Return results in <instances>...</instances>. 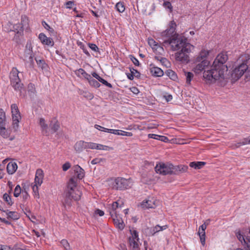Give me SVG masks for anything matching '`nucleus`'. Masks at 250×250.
Masks as SVG:
<instances>
[{"label": "nucleus", "instance_id": "f704fd0d", "mask_svg": "<svg viewBox=\"0 0 250 250\" xmlns=\"http://www.w3.org/2000/svg\"><path fill=\"white\" fill-rule=\"evenodd\" d=\"M168 228L167 225H164L163 226H160L159 225H156L155 227H154L152 229V232H153V234L159 232L160 231H162L167 229Z\"/></svg>", "mask_w": 250, "mask_h": 250}, {"label": "nucleus", "instance_id": "ea45409f", "mask_svg": "<svg viewBox=\"0 0 250 250\" xmlns=\"http://www.w3.org/2000/svg\"><path fill=\"white\" fill-rule=\"evenodd\" d=\"M115 8L120 13H123L125 10V7L124 3L121 2H118L116 4Z\"/></svg>", "mask_w": 250, "mask_h": 250}, {"label": "nucleus", "instance_id": "680f3d73", "mask_svg": "<svg viewBox=\"0 0 250 250\" xmlns=\"http://www.w3.org/2000/svg\"><path fill=\"white\" fill-rule=\"evenodd\" d=\"M102 161V159L95 158L91 161V163L93 165H95L100 163Z\"/></svg>", "mask_w": 250, "mask_h": 250}, {"label": "nucleus", "instance_id": "aec40b11", "mask_svg": "<svg viewBox=\"0 0 250 250\" xmlns=\"http://www.w3.org/2000/svg\"><path fill=\"white\" fill-rule=\"evenodd\" d=\"M75 150L78 153H80L84 149H86V142L83 141H79L74 145Z\"/></svg>", "mask_w": 250, "mask_h": 250}, {"label": "nucleus", "instance_id": "603ef678", "mask_svg": "<svg viewBox=\"0 0 250 250\" xmlns=\"http://www.w3.org/2000/svg\"><path fill=\"white\" fill-rule=\"evenodd\" d=\"M163 5L165 8H167L170 10V12H172V6L171 5V4L169 1H165L163 3Z\"/></svg>", "mask_w": 250, "mask_h": 250}, {"label": "nucleus", "instance_id": "c756f323", "mask_svg": "<svg viewBox=\"0 0 250 250\" xmlns=\"http://www.w3.org/2000/svg\"><path fill=\"white\" fill-rule=\"evenodd\" d=\"M112 134H114L115 135H121V136H132L133 135L131 132H126L120 130L118 129H112L111 131Z\"/></svg>", "mask_w": 250, "mask_h": 250}, {"label": "nucleus", "instance_id": "39448f33", "mask_svg": "<svg viewBox=\"0 0 250 250\" xmlns=\"http://www.w3.org/2000/svg\"><path fill=\"white\" fill-rule=\"evenodd\" d=\"M11 110L12 118V127L15 131H17L19 129V123L21 120V116L17 105L15 104L11 105Z\"/></svg>", "mask_w": 250, "mask_h": 250}, {"label": "nucleus", "instance_id": "79ce46f5", "mask_svg": "<svg viewBox=\"0 0 250 250\" xmlns=\"http://www.w3.org/2000/svg\"><path fill=\"white\" fill-rule=\"evenodd\" d=\"M88 83L90 85L96 88L99 87L101 85L99 83L92 77L88 81Z\"/></svg>", "mask_w": 250, "mask_h": 250}, {"label": "nucleus", "instance_id": "6ab92c4d", "mask_svg": "<svg viewBox=\"0 0 250 250\" xmlns=\"http://www.w3.org/2000/svg\"><path fill=\"white\" fill-rule=\"evenodd\" d=\"M73 169L77 177L79 179H82L84 176V171L79 165H75L73 167Z\"/></svg>", "mask_w": 250, "mask_h": 250}, {"label": "nucleus", "instance_id": "13d9d810", "mask_svg": "<svg viewBox=\"0 0 250 250\" xmlns=\"http://www.w3.org/2000/svg\"><path fill=\"white\" fill-rule=\"evenodd\" d=\"M71 167V165L69 162H66L62 165V169L65 171L67 170Z\"/></svg>", "mask_w": 250, "mask_h": 250}, {"label": "nucleus", "instance_id": "de8ad7c7", "mask_svg": "<svg viewBox=\"0 0 250 250\" xmlns=\"http://www.w3.org/2000/svg\"><path fill=\"white\" fill-rule=\"evenodd\" d=\"M21 193V188L19 185L16 186L14 192V195L15 197H18Z\"/></svg>", "mask_w": 250, "mask_h": 250}, {"label": "nucleus", "instance_id": "3c124183", "mask_svg": "<svg viewBox=\"0 0 250 250\" xmlns=\"http://www.w3.org/2000/svg\"><path fill=\"white\" fill-rule=\"evenodd\" d=\"M36 62L38 66L40 67H41L42 69L45 68L46 66V64L44 62L43 60H37Z\"/></svg>", "mask_w": 250, "mask_h": 250}, {"label": "nucleus", "instance_id": "864d4df0", "mask_svg": "<svg viewBox=\"0 0 250 250\" xmlns=\"http://www.w3.org/2000/svg\"><path fill=\"white\" fill-rule=\"evenodd\" d=\"M99 82H100L103 84H104V85L107 86V87H108L109 88H112V87L111 84L108 83L106 80L103 79L102 78H101V79L100 80Z\"/></svg>", "mask_w": 250, "mask_h": 250}, {"label": "nucleus", "instance_id": "f03ea898", "mask_svg": "<svg viewBox=\"0 0 250 250\" xmlns=\"http://www.w3.org/2000/svg\"><path fill=\"white\" fill-rule=\"evenodd\" d=\"M215 66L213 64L209 69L204 72L203 77L208 83H213L217 80L224 79V73L227 70L219 67L218 65Z\"/></svg>", "mask_w": 250, "mask_h": 250}, {"label": "nucleus", "instance_id": "e2e57ef3", "mask_svg": "<svg viewBox=\"0 0 250 250\" xmlns=\"http://www.w3.org/2000/svg\"><path fill=\"white\" fill-rule=\"evenodd\" d=\"M84 79H85L86 80H87L88 81L91 79V78L92 77L90 75H89V74L87 73L86 72H85L83 74V75L82 76Z\"/></svg>", "mask_w": 250, "mask_h": 250}, {"label": "nucleus", "instance_id": "72a5a7b5", "mask_svg": "<svg viewBox=\"0 0 250 250\" xmlns=\"http://www.w3.org/2000/svg\"><path fill=\"white\" fill-rule=\"evenodd\" d=\"M12 86L14 87L15 90L19 91L21 92V90L23 89V84L21 83L20 82H14L11 83Z\"/></svg>", "mask_w": 250, "mask_h": 250}, {"label": "nucleus", "instance_id": "6e6d98bb", "mask_svg": "<svg viewBox=\"0 0 250 250\" xmlns=\"http://www.w3.org/2000/svg\"><path fill=\"white\" fill-rule=\"evenodd\" d=\"M130 59L132 62L136 66H139L140 63L139 61L134 56H130Z\"/></svg>", "mask_w": 250, "mask_h": 250}, {"label": "nucleus", "instance_id": "8fccbe9b", "mask_svg": "<svg viewBox=\"0 0 250 250\" xmlns=\"http://www.w3.org/2000/svg\"><path fill=\"white\" fill-rule=\"evenodd\" d=\"M27 88H28V92H31L32 93H35V92H36V89H35V85L33 83H29L28 85V87H27Z\"/></svg>", "mask_w": 250, "mask_h": 250}, {"label": "nucleus", "instance_id": "1a4fd4ad", "mask_svg": "<svg viewBox=\"0 0 250 250\" xmlns=\"http://www.w3.org/2000/svg\"><path fill=\"white\" fill-rule=\"evenodd\" d=\"M33 57L34 55L33 54L31 43L30 42H27L25 46L23 57L24 61L28 63L31 66L34 63Z\"/></svg>", "mask_w": 250, "mask_h": 250}, {"label": "nucleus", "instance_id": "5701e85b", "mask_svg": "<svg viewBox=\"0 0 250 250\" xmlns=\"http://www.w3.org/2000/svg\"><path fill=\"white\" fill-rule=\"evenodd\" d=\"M119 208V203L118 202H113L109 207V212L111 216H114L117 214V209Z\"/></svg>", "mask_w": 250, "mask_h": 250}, {"label": "nucleus", "instance_id": "58836bf2", "mask_svg": "<svg viewBox=\"0 0 250 250\" xmlns=\"http://www.w3.org/2000/svg\"><path fill=\"white\" fill-rule=\"evenodd\" d=\"M42 24L43 26V27L48 31H49V32L52 35H55L56 34V32L54 29L52 27H51L45 21H43L42 22Z\"/></svg>", "mask_w": 250, "mask_h": 250}, {"label": "nucleus", "instance_id": "0e129e2a", "mask_svg": "<svg viewBox=\"0 0 250 250\" xmlns=\"http://www.w3.org/2000/svg\"><path fill=\"white\" fill-rule=\"evenodd\" d=\"M163 64L165 65H167V64L168 63V61H167V60L164 58V57H163L162 59H161V61H160Z\"/></svg>", "mask_w": 250, "mask_h": 250}, {"label": "nucleus", "instance_id": "4be33fe9", "mask_svg": "<svg viewBox=\"0 0 250 250\" xmlns=\"http://www.w3.org/2000/svg\"><path fill=\"white\" fill-rule=\"evenodd\" d=\"M18 166L17 163L14 162L9 163L7 166V171L9 174H13L17 170Z\"/></svg>", "mask_w": 250, "mask_h": 250}, {"label": "nucleus", "instance_id": "49530a36", "mask_svg": "<svg viewBox=\"0 0 250 250\" xmlns=\"http://www.w3.org/2000/svg\"><path fill=\"white\" fill-rule=\"evenodd\" d=\"M40 186H37L35 184L32 186V189L34 193V195L38 198H39V187Z\"/></svg>", "mask_w": 250, "mask_h": 250}, {"label": "nucleus", "instance_id": "4d7b16f0", "mask_svg": "<svg viewBox=\"0 0 250 250\" xmlns=\"http://www.w3.org/2000/svg\"><path fill=\"white\" fill-rule=\"evenodd\" d=\"M130 72L132 74H133V75L134 76L138 77L140 75L139 72L136 69H134L133 67L130 68Z\"/></svg>", "mask_w": 250, "mask_h": 250}, {"label": "nucleus", "instance_id": "20e7f679", "mask_svg": "<svg viewBox=\"0 0 250 250\" xmlns=\"http://www.w3.org/2000/svg\"><path fill=\"white\" fill-rule=\"evenodd\" d=\"M76 181L75 178H71L68 183L67 191L66 193V197L68 199H71L74 200H79L81 196V192L76 188Z\"/></svg>", "mask_w": 250, "mask_h": 250}, {"label": "nucleus", "instance_id": "09e8293b", "mask_svg": "<svg viewBox=\"0 0 250 250\" xmlns=\"http://www.w3.org/2000/svg\"><path fill=\"white\" fill-rule=\"evenodd\" d=\"M97 144H98L94 143L86 142V149L90 148V149H97Z\"/></svg>", "mask_w": 250, "mask_h": 250}, {"label": "nucleus", "instance_id": "5fc2aeb1", "mask_svg": "<svg viewBox=\"0 0 250 250\" xmlns=\"http://www.w3.org/2000/svg\"><path fill=\"white\" fill-rule=\"evenodd\" d=\"M88 46L90 48H91L92 50L97 52L99 50V48L98 46L93 43H88Z\"/></svg>", "mask_w": 250, "mask_h": 250}, {"label": "nucleus", "instance_id": "0eeeda50", "mask_svg": "<svg viewBox=\"0 0 250 250\" xmlns=\"http://www.w3.org/2000/svg\"><path fill=\"white\" fill-rule=\"evenodd\" d=\"M131 236H129L128 241L131 250H140V242L138 233L136 230H130Z\"/></svg>", "mask_w": 250, "mask_h": 250}, {"label": "nucleus", "instance_id": "bb28decb", "mask_svg": "<svg viewBox=\"0 0 250 250\" xmlns=\"http://www.w3.org/2000/svg\"><path fill=\"white\" fill-rule=\"evenodd\" d=\"M39 124L42 128V132L44 134L47 135L48 125L46 124L45 120L43 118H40Z\"/></svg>", "mask_w": 250, "mask_h": 250}, {"label": "nucleus", "instance_id": "a878e982", "mask_svg": "<svg viewBox=\"0 0 250 250\" xmlns=\"http://www.w3.org/2000/svg\"><path fill=\"white\" fill-rule=\"evenodd\" d=\"M152 75L155 77H161L164 75L163 71L159 67H152L150 69Z\"/></svg>", "mask_w": 250, "mask_h": 250}, {"label": "nucleus", "instance_id": "e433bc0d", "mask_svg": "<svg viewBox=\"0 0 250 250\" xmlns=\"http://www.w3.org/2000/svg\"><path fill=\"white\" fill-rule=\"evenodd\" d=\"M10 132L6 128L0 130V135L5 139H7L10 137Z\"/></svg>", "mask_w": 250, "mask_h": 250}, {"label": "nucleus", "instance_id": "412c9836", "mask_svg": "<svg viewBox=\"0 0 250 250\" xmlns=\"http://www.w3.org/2000/svg\"><path fill=\"white\" fill-rule=\"evenodd\" d=\"M19 71L16 68H13L10 73V79L11 83L14 82H20V79L19 77Z\"/></svg>", "mask_w": 250, "mask_h": 250}, {"label": "nucleus", "instance_id": "c9c22d12", "mask_svg": "<svg viewBox=\"0 0 250 250\" xmlns=\"http://www.w3.org/2000/svg\"><path fill=\"white\" fill-rule=\"evenodd\" d=\"M198 234L200 236L201 243L202 245L204 246L205 244V241H206L205 231H203L202 229H199Z\"/></svg>", "mask_w": 250, "mask_h": 250}, {"label": "nucleus", "instance_id": "bf43d9fd", "mask_svg": "<svg viewBox=\"0 0 250 250\" xmlns=\"http://www.w3.org/2000/svg\"><path fill=\"white\" fill-rule=\"evenodd\" d=\"M85 70L82 68H80L79 69H78L76 71V74L78 76V77H81V76H83V74L85 72Z\"/></svg>", "mask_w": 250, "mask_h": 250}, {"label": "nucleus", "instance_id": "cd10ccee", "mask_svg": "<svg viewBox=\"0 0 250 250\" xmlns=\"http://www.w3.org/2000/svg\"><path fill=\"white\" fill-rule=\"evenodd\" d=\"M148 137L149 138H152L154 139L160 140L164 142H167L168 140L167 137L166 136L158 135L154 134H149L148 135Z\"/></svg>", "mask_w": 250, "mask_h": 250}, {"label": "nucleus", "instance_id": "dca6fc26", "mask_svg": "<svg viewBox=\"0 0 250 250\" xmlns=\"http://www.w3.org/2000/svg\"><path fill=\"white\" fill-rule=\"evenodd\" d=\"M188 168V166L185 165H178V166H173V167H172V174L178 175L184 172H185L187 171Z\"/></svg>", "mask_w": 250, "mask_h": 250}, {"label": "nucleus", "instance_id": "7c9ffc66", "mask_svg": "<svg viewBox=\"0 0 250 250\" xmlns=\"http://www.w3.org/2000/svg\"><path fill=\"white\" fill-rule=\"evenodd\" d=\"M2 211L6 212V214L7 215L8 218H11L13 220H17L19 217L18 213L15 211H10L8 210Z\"/></svg>", "mask_w": 250, "mask_h": 250}, {"label": "nucleus", "instance_id": "ddd939ff", "mask_svg": "<svg viewBox=\"0 0 250 250\" xmlns=\"http://www.w3.org/2000/svg\"><path fill=\"white\" fill-rule=\"evenodd\" d=\"M148 43L156 54L157 53L162 54L164 52L163 48L158 45L153 39H149L148 40Z\"/></svg>", "mask_w": 250, "mask_h": 250}, {"label": "nucleus", "instance_id": "338daca9", "mask_svg": "<svg viewBox=\"0 0 250 250\" xmlns=\"http://www.w3.org/2000/svg\"><path fill=\"white\" fill-rule=\"evenodd\" d=\"M5 113L2 109H0V119H5Z\"/></svg>", "mask_w": 250, "mask_h": 250}, {"label": "nucleus", "instance_id": "a19ab883", "mask_svg": "<svg viewBox=\"0 0 250 250\" xmlns=\"http://www.w3.org/2000/svg\"><path fill=\"white\" fill-rule=\"evenodd\" d=\"M167 75L172 80H176L177 79L176 74L171 70H168L167 71Z\"/></svg>", "mask_w": 250, "mask_h": 250}, {"label": "nucleus", "instance_id": "4468645a", "mask_svg": "<svg viewBox=\"0 0 250 250\" xmlns=\"http://www.w3.org/2000/svg\"><path fill=\"white\" fill-rule=\"evenodd\" d=\"M39 39L43 44L50 46L54 45V43L53 40L51 38L47 37L44 33H40L39 35Z\"/></svg>", "mask_w": 250, "mask_h": 250}, {"label": "nucleus", "instance_id": "b1692460", "mask_svg": "<svg viewBox=\"0 0 250 250\" xmlns=\"http://www.w3.org/2000/svg\"><path fill=\"white\" fill-rule=\"evenodd\" d=\"M236 236L241 243L243 244V243H244V244L246 245L248 250H250V238L249 239L246 238V239L244 236L241 234L240 232H238L236 233Z\"/></svg>", "mask_w": 250, "mask_h": 250}, {"label": "nucleus", "instance_id": "9d476101", "mask_svg": "<svg viewBox=\"0 0 250 250\" xmlns=\"http://www.w3.org/2000/svg\"><path fill=\"white\" fill-rule=\"evenodd\" d=\"M228 57L226 54L224 53H220L215 59L213 64H215V66L216 65H218L219 67H221L227 70L228 68L227 65L225 64V63L228 60Z\"/></svg>", "mask_w": 250, "mask_h": 250}, {"label": "nucleus", "instance_id": "6e6552de", "mask_svg": "<svg viewBox=\"0 0 250 250\" xmlns=\"http://www.w3.org/2000/svg\"><path fill=\"white\" fill-rule=\"evenodd\" d=\"M173 165L171 164L159 163L156 165L155 169L156 173L166 175L172 174Z\"/></svg>", "mask_w": 250, "mask_h": 250}, {"label": "nucleus", "instance_id": "052dcab7", "mask_svg": "<svg viewBox=\"0 0 250 250\" xmlns=\"http://www.w3.org/2000/svg\"><path fill=\"white\" fill-rule=\"evenodd\" d=\"M164 98L165 99V100L167 102L171 101L172 99V95L170 94H167L164 95Z\"/></svg>", "mask_w": 250, "mask_h": 250}, {"label": "nucleus", "instance_id": "423d86ee", "mask_svg": "<svg viewBox=\"0 0 250 250\" xmlns=\"http://www.w3.org/2000/svg\"><path fill=\"white\" fill-rule=\"evenodd\" d=\"M112 186L113 188L123 190L130 188L132 184L129 179L118 177L114 180Z\"/></svg>", "mask_w": 250, "mask_h": 250}, {"label": "nucleus", "instance_id": "f3484780", "mask_svg": "<svg viewBox=\"0 0 250 250\" xmlns=\"http://www.w3.org/2000/svg\"><path fill=\"white\" fill-rule=\"evenodd\" d=\"M176 27V24L175 22L174 21H171L169 23L168 29L162 33V36L170 37L174 33Z\"/></svg>", "mask_w": 250, "mask_h": 250}, {"label": "nucleus", "instance_id": "a18cd8bd", "mask_svg": "<svg viewBox=\"0 0 250 250\" xmlns=\"http://www.w3.org/2000/svg\"><path fill=\"white\" fill-rule=\"evenodd\" d=\"M95 128L99 130H101L102 131L108 132V133H111V132H112L111 131L112 130V129H111L106 128H105L104 127H103V126H102L100 125H95Z\"/></svg>", "mask_w": 250, "mask_h": 250}, {"label": "nucleus", "instance_id": "774afa93", "mask_svg": "<svg viewBox=\"0 0 250 250\" xmlns=\"http://www.w3.org/2000/svg\"><path fill=\"white\" fill-rule=\"evenodd\" d=\"M95 213L97 214H99L100 216H102L104 215V212L99 209H97L95 211Z\"/></svg>", "mask_w": 250, "mask_h": 250}, {"label": "nucleus", "instance_id": "473e14b6", "mask_svg": "<svg viewBox=\"0 0 250 250\" xmlns=\"http://www.w3.org/2000/svg\"><path fill=\"white\" fill-rule=\"evenodd\" d=\"M27 19H26V17H24V18H22V21H21V23H17L14 25L13 28L15 30V32H17V33H19L20 31H21L23 30V27L21 26V24H23L22 22L24 21H27Z\"/></svg>", "mask_w": 250, "mask_h": 250}, {"label": "nucleus", "instance_id": "9b49d317", "mask_svg": "<svg viewBox=\"0 0 250 250\" xmlns=\"http://www.w3.org/2000/svg\"><path fill=\"white\" fill-rule=\"evenodd\" d=\"M158 203L159 201L154 198L149 197L147 199L143 201L140 206L144 209L154 208L157 206Z\"/></svg>", "mask_w": 250, "mask_h": 250}, {"label": "nucleus", "instance_id": "2eb2a0df", "mask_svg": "<svg viewBox=\"0 0 250 250\" xmlns=\"http://www.w3.org/2000/svg\"><path fill=\"white\" fill-rule=\"evenodd\" d=\"M43 172L41 169H38L36 172L34 179V184L37 186H41L43 182Z\"/></svg>", "mask_w": 250, "mask_h": 250}, {"label": "nucleus", "instance_id": "37998d69", "mask_svg": "<svg viewBox=\"0 0 250 250\" xmlns=\"http://www.w3.org/2000/svg\"><path fill=\"white\" fill-rule=\"evenodd\" d=\"M61 244L64 250H71L70 245L66 240L62 239L61 241Z\"/></svg>", "mask_w": 250, "mask_h": 250}, {"label": "nucleus", "instance_id": "a211bd4d", "mask_svg": "<svg viewBox=\"0 0 250 250\" xmlns=\"http://www.w3.org/2000/svg\"><path fill=\"white\" fill-rule=\"evenodd\" d=\"M112 218L114 225L120 230H122L124 228V223L122 218L118 216V214H115L114 216H111Z\"/></svg>", "mask_w": 250, "mask_h": 250}, {"label": "nucleus", "instance_id": "4c0bfd02", "mask_svg": "<svg viewBox=\"0 0 250 250\" xmlns=\"http://www.w3.org/2000/svg\"><path fill=\"white\" fill-rule=\"evenodd\" d=\"M185 75L186 77V83L188 84H190L191 80L193 77V74L190 72H185Z\"/></svg>", "mask_w": 250, "mask_h": 250}, {"label": "nucleus", "instance_id": "69168bd1", "mask_svg": "<svg viewBox=\"0 0 250 250\" xmlns=\"http://www.w3.org/2000/svg\"><path fill=\"white\" fill-rule=\"evenodd\" d=\"M197 169L201 168L203 166L206 164L205 162H197Z\"/></svg>", "mask_w": 250, "mask_h": 250}, {"label": "nucleus", "instance_id": "7ed1b4c3", "mask_svg": "<svg viewBox=\"0 0 250 250\" xmlns=\"http://www.w3.org/2000/svg\"><path fill=\"white\" fill-rule=\"evenodd\" d=\"M249 60H245L240 63V59L238 60L237 65L233 70L231 77L234 81L238 80L245 73L247 81H250V66H248Z\"/></svg>", "mask_w": 250, "mask_h": 250}, {"label": "nucleus", "instance_id": "f257e3e1", "mask_svg": "<svg viewBox=\"0 0 250 250\" xmlns=\"http://www.w3.org/2000/svg\"><path fill=\"white\" fill-rule=\"evenodd\" d=\"M164 43L170 44L172 50H181L175 54L176 61L183 63H187L189 61V53L194 48V46L187 42V39L184 37L169 38L164 41Z\"/></svg>", "mask_w": 250, "mask_h": 250}, {"label": "nucleus", "instance_id": "c85d7f7f", "mask_svg": "<svg viewBox=\"0 0 250 250\" xmlns=\"http://www.w3.org/2000/svg\"><path fill=\"white\" fill-rule=\"evenodd\" d=\"M51 131L52 133H55L60 128V124L57 121H52L50 124Z\"/></svg>", "mask_w": 250, "mask_h": 250}, {"label": "nucleus", "instance_id": "c03bdc74", "mask_svg": "<svg viewBox=\"0 0 250 250\" xmlns=\"http://www.w3.org/2000/svg\"><path fill=\"white\" fill-rule=\"evenodd\" d=\"M3 198L8 205L11 206L13 204L11 198L8 194H4L3 195Z\"/></svg>", "mask_w": 250, "mask_h": 250}, {"label": "nucleus", "instance_id": "393cba45", "mask_svg": "<svg viewBox=\"0 0 250 250\" xmlns=\"http://www.w3.org/2000/svg\"><path fill=\"white\" fill-rule=\"evenodd\" d=\"M209 51L205 50L204 49H202L199 56L196 59V62H200L203 60H206V59L207 56L208 55Z\"/></svg>", "mask_w": 250, "mask_h": 250}, {"label": "nucleus", "instance_id": "f8f14e48", "mask_svg": "<svg viewBox=\"0 0 250 250\" xmlns=\"http://www.w3.org/2000/svg\"><path fill=\"white\" fill-rule=\"evenodd\" d=\"M197 64L193 68V71L196 74L200 73L203 70H207L209 68V62L207 60H203Z\"/></svg>", "mask_w": 250, "mask_h": 250}, {"label": "nucleus", "instance_id": "2f4dec72", "mask_svg": "<svg viewBox=\"0 0 250 250\" xmlns=\"http://www.w3.org/2000/svg\"><path fill=\"white\" fill-rule=\"evenodd\" d=\"M250 144V142L249 141L248 137L245 138H244L242 140L239 141L238 142L234 144L233 147L237 148L239 147L242 146H244L246 145Z\"/></svg>", "mask_w": 250, "mask_h": 250}]
</instances>
